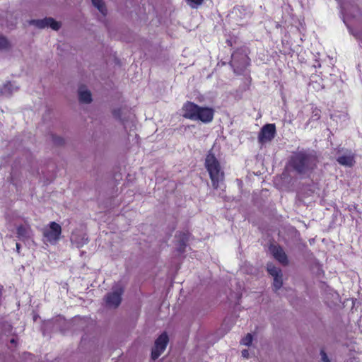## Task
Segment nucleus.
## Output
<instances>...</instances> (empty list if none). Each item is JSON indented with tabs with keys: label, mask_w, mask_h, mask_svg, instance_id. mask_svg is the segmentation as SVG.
<instances>
[{
	"label": "nucleus",
	"mask_w": 362,
	"mask_h": 362,
	"mask_svg": "<svg viewBox=\"0 0 362 362\" xmlns=\"http://www.w3.org/2000/svg\"><path fill=\"white\" fill-rule=\"evenodd\" d=\"M319 159L313 151L302 149L293 152L288 160V166L300 175H310L317 168Z\"/></svg>",
	"instance_id": "obj_1"
},
{
	"label": "nucleus",
	"mask_w": 362,
	"mask_h": 362,
	"mask_svg": "<svg viewBox=\"0 0 362 362\" xmlns=\"http://www.w3.org/2000/svg\"><path fill=\"white\" fill-rule=\"evenodd\" d=\"M182 116L192 121H201L207 124L213 121L214 110L206 106H199L194 102H185L182 108Z\"/></svg>",
	"instance_id": "obj_2"
},
{
	"label": "nucleus",
	"mask_w": 362,
	"mask_h": 362,
	"mask_svg": "<svg viewBox=\"0 0 362 362\" xmlns=\"http://www.w3.org/2000/svg\"><path fill=\"white\" fill-rule=\"evenodd\" d=\"M204 167L209 173L213 188L217 189L224 182L225 173L212 150L209 151L206 156Z\"/></svg>",
	"instance_id": "obj_3"
},
{
	"label": "nucleus",
	"mask_w": 362,
	"mask_h": 362,
	"mask_svg": "<svg viewBox=\"0 0 362 362\" xmlns=\"http://www.w3.org/2000/svg\"><path fill=\"white\" fill-rule=\"evenodd\" d=\"M62 235L61 226L54 222H50L48 226L43 228L42 235L44 242L50 243L51 245H56L60 239Z\"/></svg>",
	"instance_id": "obj_4"
},
{
	"label": "nucleus",
	"mask_w": 362,
	"mask_h": 362,
	"mask_svg": "<svg viewBox=\"0 0 362 362\" xmlns=\"http://www.w3.org/2000/svg\"><path fill=\"white\" fill-rule=\"evenodd\" d=\"M169 341V338L166 332L161 334L155 341V346L151 351V358L157 359L165 351Z\"/></svg>",
	"instance_id": "obj_5"
},
{
	"label": "nucleus",
	"mask_w": 362,
	"mask_h": 362,
	"mask_svg": "<svg viewBox=\"0 0 362 362\" xmlns=\"http://www.w3.org/2000/svg\"><path fill=\"white\" fill-rule=\"evenodd\" d=\"M276 133L275 124H267L261 128L259 132L258 141L260 144L269 142L275 137Z\"/></svg>",
	"instance_id": "obj_6"
},
{
	"label": "nucleus",
	"mask_w": 362,
	"mask_h": 362,
	"mask_svg": "<svg viewBox=\"0 0 362 362\" xmlns=\"http://www.w3.org/2000/svg\"><path fill=\"white\" fill-rule=\"evenodd\" d=\"M232 62L237 64V66H245L247 64L249 57L246 53V47L242 46L235 49L231 55Z\"/></svg>",
	"instance_id": "obj_7"
},
{
	"label": "nucleus",
	"mask_w": 362,
	"mask_h": 362,
	"mask_svg": "<svg viewBox=\"0 0 362 362\" xmlns=\"http://www.w3.org/2000/svg\"><path fill=\"white\" fill-rule=\"evenodd\" d=\"M123 293L124 290L122 287L108 293L105 298L106 304L110 307L117 308L121 303Z\"/></svg>",
	"instance_id": "obj_8"
},
{
	"label": "nucleus",
	"mask_w": 362,
	"mask_h": 362,
	"mask_svg": "<svg viewBox=\"0 0 362 362\" xmlns=\"http://www.w3.org/2000/svg\"><path fill=\"white\" fill-rule=\"evenodd\" d=\"M191 233L188 230L179 231L175 235L177 251L182 254L186 250L187 243L191 237Z\"/></svg>",
	"instance_id": "obj_9"
},
{
	"label": "nucleus",
	"mask_w": 362,
	"mask_h": 362,
	"mask_svg": "<svg viewBox=\"0 0 362 362\" xmlns=\"http://www.w3.org/2000/svg\"><path fill=\"white\" fill-rule=\"evenodd\" d=\"M30 24L39 28L50 27L54 30H58L61 28V23L51 17L45 18L42 20H32Z\"/></svg>",
	"instance_id": "obj_10"
},
{
	"label": "nucleus",
	"mask_w": 362,
	"mask_h": 362,
	"mask_svg": "<svg viewBox=\"0 0 362 362\" xmlns=\"http://www.w3.org/2000/svg\"><path fill=\"white\" fill-rule=\"evenodd\" d=\"M270 250L274 258L282 265L286 266L288 264V257L280 245H273L270 247Z\"/></svg>",
	"instance_id": "obj_11"
},
{
	"label": "nucleus",
	"mask_w": 362,
	"mask_h": 362,
	"mask_svg": "<svg viewBox=\"0 0 362 362\" xmlns=\"http://www.w3.org/2000/svg\"><path fill=\"white\" fill-rule=\"evenodd\" d=\"M31 228L29 224H21L16 228L17 238L22 241H25L30 238Z\"/></svg>",
	"instance_id": "obj_12"
},
{
	"label": "nucleus",
	"mask_w": 362,
	"mask_h": 362,
	"mask_svg": "<svg viewBox=\"0 0 362 362\" xmlns=\"http://www.w3.org/2000/svg\"><path fill=\"white\" fill-rule=\"evenodd\" d=\"M337 161L341 165L352 167L355 163L354 155L351 153L342 155L337 158Z\"/></svg>",
	"instance_id": "obj_13"
},
{
	"label": "nucleus",
	"mask_w": 362,
	"mask_h": 362,
	"mask_svg": "<svg viewBox=\"0 0 362 362\" xmlns=\"http://www.w3.org/2000/svg\"><path fill=\"white\" fill-rule=\"evenodd\" d=\"M78 98L81 103H90L92 101L91 93L89 90L81 89L78 91Z\"/></svg>",
	"instance_id": "obj_14"
},
{
	"label": "nucleus",
	"mask_w": 362,
	"mask_h": 362,
	"mask_svg": "<svg viewBox=\"0 0 362 362\" xmlns=\"http://www.w3.org/2000/svg\"><path fill=\"white\" fill-rule=\"evenodd\" d=\"M267 271L273 277L281 274V270L272 264H267Z\"/></svg>",
	"instance_id": "obj_15"
},
{
	"label": "nucleus",
	"mask_w": 362,
	"mask_h": 362,
	"mask_svg": "<svg viewBox=\"0 0 362 362\" xmlns=\"http://www.w3.org/2000/svg\"><path fill=\"white\" fill-rule=\"evenodd\" d=\"M93 4L99 10V11L103 15L106 14L107 9L103 0H91Z\"/></svg>",
	"instance_id": "obj_16"
},
{
	"label": "nucleus",
	"mask_w": 362,
	"mask_h": 362,
	"mask_svg": "<svg viewBox=\"0 0 362 362\" xmlns=\"http://www.w3.org/2000/svg\"><path fill=\"white\" fill-rule=\"evenodd\" d=\"M283 285L282 274L274 277L273 286L275 290L279 289Z\"/></svg>",
	"instance_id": "obj_17"
},
{
	"label": "nucleus",
	"mask_w": 362,
	"mask_h": 362,
	"mask_svg": "<svg viewBox=\"0 0 362 362\" xmlns=\"http://www.w3.org/2000/svg\"><path fill=\"white\" fill-rule=\"evenodd\" d=\"M204 0H185L187 4L192 8H197L202 5Z\"/></svg>",
	"instance_id": "obj_18"
},
{
	"label": "nucleus",
	"mask_w": 362,
	"mask_h": 362,
	"mask_svg": "<svg viewBox=\"0 0 362 362\" xmlns=\"http://www.w3.org/2000/svg\"><path fill=\"white\" fill-rule=\"evenodd\" d=\"M252 341V335L251 334H247L245 337H243L241 340V344L245 346H250Z\"/></svg>",
	"instance_id": "obj_19"
},
{
	"label": "nucleus",
	"mask_w": 362,
	"mask_h": 362,
	"mask_svg": "<svg viewBox=\"0 0 362 362\" xmlns=\"http://www.w3.org/2000/svg\"><path fill=\"white\" fill-rule=\"evenodd\" d=\"M9 42L5 37L0 35V49H8Z\"/></svg>",
	"instance_id": "obj_20"
},
{
	"label": "nucleus",
	"mask_w": 362,
	"mask_h": 362,
	"mask_svg": "<svg viewBox=\"0 0 362 362\" xmlns=\"http://www.w3.org/2000/svg\"><path fill=\"white\" fill-rule=\"evenodd\" d=\"M320 110L317 107H315L312 112V118L315 120H317L320 118Z\"/></svg>",
	"instance_id": "obj_21"
},
{
	"label": "nucleus",
	"mask_w": 362,
	"mask_h": 362,
	"mask_svg": "<svg viewBox=\"0 0 362 362\" xmlns=\"http://www.w3.org/2000/svg\"><path fill=\"white\" fill-rule=\"evenodd\" d=\"M320 354L322 356V361L323 362H331L330 360L329 359L327 354L325 353V351L323 349H322L320 351Z\"/></svg>",
	"instance_id": "obj_22"
},
{
	"label": "nucleus",
	"mask_w": 362,
	"mask_h": 362,
	"mask_svg": "<svg viewBox=\"0 0 362 362\" xmlns=\"http://www.w3.org/2000/svg\"><path fill=\"white\" fill-rule=\"evenodd\" d=\"M112 115H113V116L115 118L120 119V117H121V109L118 108V109L113 110Z\"/></svg>",
	"instance_id": "obj_23"
},
{
	"label": "nucleus",
	"mask_w": 362,
	"mask_h": 362,
	"mask_svg": "<svg viewBox=\"0 0 362 362\" xmlns=\"http://www.w3.org/2000/svg\"><path fill=\"white\" fill-rule=\"evenodd\" d=\"M54 142L57 144H62L64 143V140L62 138H54Z\"/></svg>",
	"instance_id": "obj_24"
},
{
	"label": "nucleus",
	"mask_w": 362,
	"mask_h": 362,
	"mask_svg": "<svg viewBox=\"0 0 362 362\" xmlns=\"http://www.w3.org/2000/svg\"><path fill=\"white\" fill-rule=\"evenodd\" d=\"M242 356L245 358H247L249 356V352L247 350L244 349L242 351Z\"/></svg>",
	"instance_id": "obj_25"
},
{
	"label": "nucleus",
	"mask_w": 362,
	"mask_h": 362,
	"mask_svg": "<svg viewBox=\"0 0 362 362\" xmlns=\"http://www.w3.org/2000/svg\"><path fill=\"white\" fill-rule=\"evenodd\" d=\"M226 43L229 47H233V42L232 40H230V39H227L226 41Z\"/></svg>",
	"instance_id": "obj_26"
},
{
	"label": "nucleus",
	"mask_w": 362,
	"mask_h": 362,
	"mask_svg": "<svg viewBox=\"0 0 362 362\" xmlns=\"http://www.w3.org/2000/svg\"><path fill=\"white\" fill-rule=\"evenodd\" d=\"M16 252L19 254L20 250H21V244L18 243H16Z\"/></svg>",
	"instance_id": "obj_27"
},
{
	"label": "nucleus",
	"mask_w": 362,
	"mask_h": 362,
	"mask_svg": "<svg viewBox=\"0 0 362 362\" xmlns=\"http://www.w3.org/2000/svg\"><path fill=\"white\" fill-rule=\"evenodd\" d=\"M10 342L12 343V344H15L16 342V341L15 339H11Z\"/></svg>",
	"instance_id": "obj_28"
},
{
	"label": "nucleus",
	"mask_w": 362,
	"mask_h": 362,
	"mask_svg": "<svg viewBox=\"0 0 362 362\" xmlns=\"http://www.w3.org/2000/svg\"><path fill=\"white\" fill-rule=\"evenodd\" d=\"M8 86H11V83H10V82L7 83L4 86V88H6Z\"/></svg>",
	"instance_id": "obj_29"
}]
</instances>
